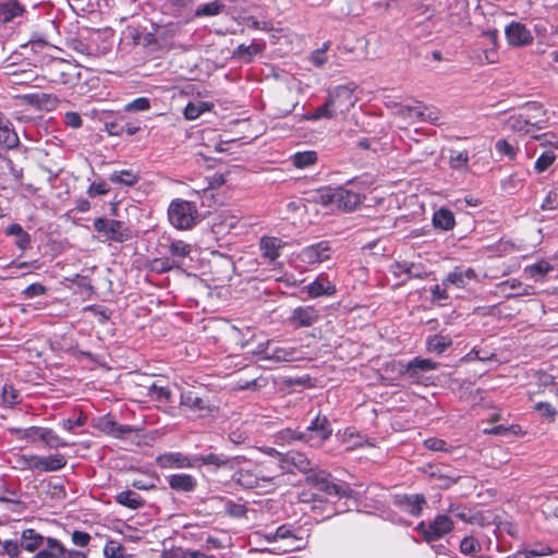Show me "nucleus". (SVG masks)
Listing matches in <instances>:
<instances>
[{
	"instance_id": "obj_1",
	"label": "nucleus",
	"mask_w": 558,
	"mask_h": 558,
	"mask_svg": "<svg viewBox=\"0 0 558 558\" xmlns=\"http://www.w3.org/2000/svg\"><path fill=\"white\" fill-rule=\"evenodd\" d=\"M311 486V509L316 514V519L327 520L342 512L337 504L341 498L351 497L353 490L349 484L338 483L330 473L318 471L310 473L306 477Z\"/></svg>"
},
{
	"instance_id": "obj_2",
	"label": "nucleus",
	"mask_w": 558,
	"mask_h": 558,
	"mask_svg": "<svg viewBox=\"0 0 558 558\" xmlns=\"http://www.w3.org/2000/svg\"><path fill=\"white\" fill-rule=\"evenodd\" d=\"M232 464L231 480L245 490L272 492L281 476L280 464L276 461L250 460L243 456H234Z\"/></svg>"
},
{
	"instance_id": "obj_3",
	"label": "nucleus",
	"mask_w": 558,
	"mask_h": 558,
	"mask_svg": "<svg viewBox=\"0 0 558 558\" xmlns=\"http://www.w3.org/2000/svg\"><path fill=\"white\" fill-rule=\"evenodd\" d=\"M368 182L362 177L348 180L338 186L320 189L319 196L325 205H335L347 213L356 210L365 199Z\"/></svg>"
},
{
	"instance_id": "obj_4",
	"label": "nucleus",
	"mask_w": 558,
	"mask_h": 558,
	"mask_svg": "<svg viewBox=\"0 0 558 558\" xmlns=\"http://www.w3.org/2000/svg\"><path fill=\"white\" fill-rule=\"evenodd\" d=\"M8 432L14 435L17 440H25L27 444L37 446L43 444L46 447L58 449L68 447L69 444L63 440L58 434L49 427L29 426L22 427H8Z\"/></svg>"
},
{
	"instance_id": "obj_5",
	"label": "nucleus",
	"mask_w": 558,
	"mask_h": 558,
	"mask_svg": "<svg viewBox=\"0 0 558 558\" xmlns=\"http://www.w3.org/2000/svg\"><path fill=\"white\" fill-rule=\"evenodd\" d=\"M167 214L170 225L177 230H191L201 221L196 204L183 198L172 199Z\"/></svg>"
},
{
	"instance_id": "obj_6",
	"label": "nucleus",
	"mask_w": 558,
	"mask_h": 558,
	"mask_svg": "<svg viewBox=\"0 0 558 558\" xmlns=\"http://www.w3.org/2000/svg\"><path fill=\"white\" fill-rule=\"evenodd\" d=\"M93 227L105 241L124 243L132 238L131 229L121 220L97 217Z\"/></svg>"
},
{
	"instance_id": "obj_7",
	"label": "nucleus",
	"mask_w": 558,
	"mask_h": 558,
	"mask_svg": "<svg viewBox=\"0 0 558 558\" xmlns=\"http://www.w3.org/2000/svg\"><path fill=\"white\" fill-rule=\"evenodd\" d=\"M303 444L311 448H319L332 435V427L327 416L317 415L308 426L302 429Z\"/></svg>"
},
{
	"instance_id": "obj_8",
	"label": "nucleus",
	"mask_w": 558,
	"mask_h": 558,
	"mask_svg": "<svg viewBox=\"0 0 558 558\" xmlns=\"http://www.w3.org/2000/svg\"><path fill=\"white\" fill-rule=\"evenodd\" d=\"M398 366L400 376L409 378L412 384L422 385L427 379L424 377V374L437 369L439 363L430 359L416 356L408 363L398 362Z\"/></svg>"
},
{
	"instance_id": "obj_9",
	"label": "nucleus",
	"mask_w": 558,
	"mask_h": 558,
	"mask_svg": "<svg viewBox=\"0 0 558 558\" xmlns=\"http://www.w3.org/2000/svg\"><path fill=\"white\" fill-rule=\"evenodd\" d=\"M398 366L400 376L409 378L412 384L422 385L427 379L424 377V374L437 369L439 363L430 359L416 356L408 363L398 362Z\"/></svg>"
},
{
	"instance_id": "obj_10",
	"label": "nucleus",
	"mask_w": 558,
	"mask_h": 558,
	"mask_svg": "<svg viewBox=\"0 0 558 558\" xmlns=\"http://www.w3.org/2000/svg\"><path fill=\"white\" fill-rule=\"evenodd\" d=\"M157 250L160 255H166L171 262L182 268L185 258L190 257L192 253V245L183 240L162 235L158 240Z\"/></svg>"
},
{
	"instance_id": "obj_11",
	"label": "nucleus",
	"mask_w": 558,
	"mask_h": 558,
	"mask_svg": "<svg viewBox=\"0 0 558 558\" xmlns=\"http://www.w3.org/2000/svg\"><path fill=\"white\" fill-rule=\"evenodd\" d=\"M333 250L331 242L322 240L303 247L295 256L304 268L319 265L331 257Z\"/></svg>"
},
{
	"instance_id": "obj_12",
	"label": "nucleus",
	"mask_w": 558,
	"mask_h": 558,
	"mask_svg": "<svg viewBox=\"0 0 558 558\" xmlns=\"http://www.w3.org/2000/svg\"><path fill=\"white\" fill-rule=\"evenodd\" d=\"M356 89V85L354 83L337 85L327 90V100L331 106V109H335V113H345L348 112L355 104L356 98L354 97V90Z\"/></svg>"
},
{
	"instance_id": "obj_13",
	"label": "nucleus",
	"mask_w": 558,
	"mask_h": 558,
	"mask_svg": "<svg viewBox=\"0 0 558 558\" xmlns=\"http://www.w3.org/2000/svg\"><path fill=\"white\" fill-rule=\"evenodd\" d=\"M211 449L213 447L209 446V451L193 454V469L207 468L210 472H217L221 469L230 470L233 468L234 456L216 452Z\"/></svg>"
},
{
	"instance_id": "obj_14",
	"label": "nucleus",
	"mask_w": 558,
	"mask_h": 558,
	"mask_svg": "<svg viewBox=\"0 0 558 558\" xmlns=\"http://www.w3.org/2000/svg\"><path fill=\"white\" fill-rule=\"evenodd\" d=\"M45 77L54 84H74L75 81V66L63 59H51L44 68Z\"/></svg>"
},
{
	"instance_id": "obj_15",
	"label": "nucleus",
	"mask_w": 558,
	"mask_h": 558,
	"mask_svg": "<svg viewBox=\"0 0 558 558\" xmlns=\"http://www.w3.org/2000/svg\"><path fill=\"white\" fill-rule=\"evenodd\" d=\"M453 530V521L448 514H438L429 523L421 521L416 531L422 533L427 543H432L450 533Z\"/></svg>"
},
{
	"instance_id": "obj_16",
	"label": "nucleus",
	"mask_w": 558,
	"mask_h": 558,
	"mask_svg": "<svg viewBox=\"0 0 558 558\" xmlns=\"http://www.w3.org/2000/svg\"><path fill=\"white\" fill-rule=\"evenodd\" d=\"M23 459L26 462L25 468L29 470H38L41 472H56L63 469L66 465V459L61 453H53L47 457L31 454L24 456Z\"/></svg>"
},
{
	"instance_id": "obj_17",
	"label": "nucleus",
	"mask_w": 558,
	"mask_h": 558,
	"mask_svg": "<svg viewBox=\"0 0 558 558\" xmlns=\"http://www.w3.org/2000/svg\"><path fill=\"white\" fill-rule=\"evenodd\" d=\"M180 405L183 408L198 412L201 416L211 415L216 408L210 403L208 397H199L192 390H184L180 396Z\"/></svg>"
},
{
	"instance_id": "obj_18",
	"label": "nucleus",
	"mask_w": 558,
	"mask_h": 558,
	"mask_svg": "<svg viewBox=\"0 0 558 558\" xmlns=\"http://www.w3.org/2000/svg\"><path fill=\"white\" fill-rule=\"evenodd\" d=\"M301 527L294 529L290 524L279 525L275 532H269L265 537L268 542L277 539H291V549H302L306 546L307 539L302 535Z\"/></svg>"
},
{
	"instance_id": "obj_19",
	"label": "nucleus",
	"mask_w": 558,
	"mask_h": 558,
	"mask_svg": "<svg viewBox=\"0 0 558 558\" xmlns=\"http://www.w3.org/2000/svg\"><path fill=\"white\" fill-rule=\"evenodd\" d=\"M392 504L399 510L412 517H420L423 507L426 505V498L423 494H396L392 498Z\"/></svg>"
},
{
	"instance_id": "obj_20",
	"label": "nucleus",
	"mask_w": 558,
	"mask_h": 558,
	"mask_svg": "<svg viewBox=\"0 0 558 558\" xmlns=\"http://www.w3.org/2000/svg\"><path fill=\"white\" fill-rule=\"evenodd\" d=\"M319 319V311L313 305L295 307L288 318V323L294 329L311 327Z\"/></svg>"
},
{
	"instance_id": "obj_21",
	"label": "nucleus",
	"mask_w": 558,
	"mask_h": 558,
	"mask_svg": "<svg viewBox=\"0 0 558 558\" xmlns=\"http://www.w3.org/2000/svg\"><path fill=\"white\" fill-rule=\"evenodd\" d=\"M155 462L160 469H193V454L170 451L158 454Z\"/></svg>"
},
{
	"instance_id": "obj_22",
	"label": "nucleus",
	"mask_w": 558,
	"mask_h": 558,
	"mask_svg": "<svg viewBox=\"0 0 558 558\" xmlns=\"http://www.w3.org/2000/svg\"><path fill=\"white\" fill-rule=\"evenodd\" d=\"M508 45L511 47H525L533 43L531 31L522 23L512 21L505 28Z\"/></svg>"
},
{
	"instance_id": "obj_23",
	"label": "nucleus",
	"mask_w": 558,
	"mask_h": 558,
	"mask_svg": "<svg viewBox=\"0 0 558 558\" xmlns=\"http://www.w3.org/2000/svg\"><path fill=\"white\" fill-rule=\"evenodd\" d=\"M153 29H155V36L157 38V45L160 53L168 52L175 47V37L180 31L177 24H153Z\"/></svg>"
},
{
	"instance_id": "obj_24",
	"label": "nucleus",
	"mask_w": 558,
	"mask_h": 558,
	"mask_svg": "<svg viewBox=\"0 0 558 558\" xmlns=\"http://www.w3.org/2000/svg\"><path fill=\"white\" fill-rule=\"evenodd\" d=\"M497 290L506 299H514L523 295L529 296L535 293L533 286L523 284L517 278H510L499 282Z\"/></svg>"
},
{
	"instance_id": "obj_25",
	"label": "nucleus",
	"mask_w": 558,
	"mask_h": 558,
	"mask_svg": "<svg viewBox=\"0 0 558 558\" xmlns=\"http://www.w3.org/2000/svg\"><path fill=\"white\" fill-rule=\"evenodd\" d=\"M302 292H306L311 299H316L336 294L337 288L325 274H320L314 281L304 286Z\"/></svg>"
},
{
	"instance_id": "obj_26",
	"label": "nucleus",
	"mask_w": 558,
	"mask_h": 558,
	"mask_svg": "<svg viewBox=\"0 0 558 558\" xmlns=\"http://www.w3.org/2000/svg\"><path fill=\"white\" fill-rule=\"evenodd\" d=\"M25 13L26 8L20 0H0V27L14 23Z\"/></svg>"
},
{
	"instance_id": "obj_27",
	"label": "nucleus",
	"mask_w": 558,
	"mask_h": 558,
	"mask_svg": "<svg viewBox=\"0 0 558 558\" xmlns=\"http://www.w3.org/2000/svg\"><path fill=\"white\" fill-rule=\"evenodd\" d=\"M96 119L104 125L102 131L110 136H122L123 113L102 110L96 113Z\"/></svg>"
},
{
	"instance_id": "obj_28",
	"label": "nucleus",
	"mask_w": 558,
	"mask_h": 558,
	"mask_svg": "<svg viewBox=\"0 0 558 558\" xmlns=\"http://www.w3.org/2000/svg\"><path fill=\"white\" fill-rule=\"evenodd\" d=\"M284 465L289 469L286 472H294V470L301 473H310L314 471V462L303 452L290 451L284 454Z\"/></svg>"
},
{
	"instance_id": "obj_29",
	"label": "nucleus",
	"mask_w": 558,
	"mask_h": 558,
	"mask_svg": "<svg viewBox=\"0 0 558 558\" xmlns=\"http://www.w3.org/2000/svg\"><path fill=\"white\" fill-rule=\"evenodd\" d=\"M169 487L177 493L190 494L197 488V480L187 473H174L166 476Z\"/></svg>"
},
{
	"instance_id": "obj_30",
	"label": "nucleus",
	"mask_w": 558,
	"mask_h": 558,
	"mask_svg": "<svg viewBox=\"0 0 558 558\" xmlns=\"http://www.w3.org/2000/svg\"><path fill=\"white\" fill-rule=\"evenodd\" d=\"M481 37L487 40L486 47H483V59L481 58V63L484 64H493L496 63L499 59L498 56V31L497 29H486L483 31Z\"/></svg>"
},
{
	"instance_id": "obj_31",
	"label": "nucleus",
	"mask_w": 558,
	"mask_h": 558,
	"mask_svg": "<svg viewBox=\"0 0 558 558\" xmlns=\"http://www.w3.org/2000/svg\"><path fill=\"white\" fill-rule=\"evenodd\" d=\"M452 345L449 335L435 333L425 339V350L430 354L441 355Z\"/></svg>"
},
{
	"instance_id": "obj_32",
	"label": "nucleus",
	"mask_w": 558,
	"mask_h": 558,
	"mask_svg": "<svg viewBox=\"0 0 558 558\" xmlns=\"http://www.w3.org/2000/svg\"><path fill=\"white\" fill-rule=\"evenodd\" d=\"M390 272L396 277L400 278L402 275L407 277L399 283L404 284L408 280L412 278H424L425 274L418 270V267L414 263H409L407 260L403 262H395L390 266Z\"/></svg>"
},
{
	"instance_id": "obj_33",
	"label": "nucleus",
	"mask_w": 558,
	"mask_h": 558,
	"mask_svg": "<svg viewBox=\"0 0 558 558\" xmlns=\"http://www.w3.org/2000/svg\"><path fill=\"white\" fill-rule=\"evenodd\" d=\"M433 227L440 231H450L456 226V217L451 209L440 207L433 213Z\"/></svg>"
},
{
	"instance_id": "obj_34",
	"label": "nucleus",
	"mask_w": 558,
	"mask_h": 558,
	"mask_svg": "<svg viewBox=\"0 0 558 558\" xmlns=\"http://www.w3.org/2000/svg\"><path fill=\"white\" fill-rule=\"evenodd\" d=\"M108 179L119 187H132L140 181V174L133 169H121L113 170Z\"/></svg>"
},
{
	"instance_id": "obj_35",
	"label": "nucleus",
	"mask_w": 558,
	"mask_h": 558,
	"mask_svg": "<svg viewBox=\"0 0 558 558\" xmlns=\"http://www.w3.org/2000/svg\"><path fill=\"white\" fill-rule=\"evenodd\" d=\"M296 351L293 348L280 347L277 341L270 340L269 355H267L270 363H282L295 361Z\"/></svg>"
},
{
	"instance_id": "obj_36",
	"label": "nucleus",
	"mask_w": 558,
	"mask_h": 558,
	"mask_svg": "<svg viewBox=\"0 0 558 558\" xmlns=\"http://www.w3.org/2000/svg\"><path fill=\"white\" fill-rule=\"evenodd\" d=\"M46 538L40 533H38L34 529H26L21 534V546L22 549H25L29 553L38 551L44 544L46 543Z\"/></svg>"
},
{
	"instance_id": "obj_37",
	"label": "nucleus",
	"mask_w": 558,
	"mask_h": 558,
	"mask_svg": "<svg viewBox=\"0 0 558 558\" xmlns=\"http://www.w3.org/2000/svg\"><path fill=\"white\" fill-rule=\"evenodd\" d=\"M282 247V241L275 236H263L259 241V250L262 256L269 262H275L280 256V248Z\"/></svg>"
},
{
	"instance_id": "obj_38",
	"label": "nucleus",
	"mask_w": 558,
	"mask_h": 558,
	"mask_svg": "<svg viewBox=\"0 0 558 558\" xmlns=\"http://www.w3.org/2000/svg\"><path fill=\"white\" fill-rule=\"evenodd\" d=\"M65 553L66 548L59 539L47 537L46 546L41 547L32 558H62Z\"/></svg>"
},
{
	"instance_id": "obj_39",
	"label": "nucleus",
	"mask_w": 558,
	"mask_h": 558,
	"mask_svg": "<svg viewBox=\"0 0 558 558\" xmlns=\"http://www.w3.org/2000/svg\"><path fill=\"white\" fill-rule=\"evenodd\" d=\"M114 501L131 510H138L145 506L144 498L131 489L120 492L114 496Z\"/></svg>"
},
{
	"instance_id": "obj_40",
	"label": "nucleus",
	"mask_w": 558,
	"mask_h": 558,
	"mask_svg": "<svg viewBox=\"0 0 558 558\" xmlns=\"http://www.w3.org/2000/svg\"><path fill=\"white\" fill-rule=\"evenodd\" d=\"M134 44L137 46H142L149 53H160L159 47L157 45V38L155 36V29L147 31L143 28L142 31H137L133 36Z\"/></svg>"
},
{
	"instance_id": "obj_41",
	"label": "nucleus",
	"mask_w": 558,
	"mask_h": 558,
	"mask_svg": "<svg viewBox=\"0 0 558 558\" xmlns=\"http://www.w3.org/2000/svg\"><path fill=\"white\" fill-rule=\"evenodd\" d=\"M508 123L510 128L517 132L530 133L532 129L541 130L539 121H532L530 116L524 113L513 114L509 118Z\"/></svg>"
},
{
	"instance_id": "obj_42",
	"label": "nucleus",
	"mask_w": 558,
	"mask_h": 558,
	"mask_svg": "<svg viewBox=\"0 0 558 558\" xmlns=\"http://www.w3.org/2000/svg\"><path fill=\"white\" fill-rule=\"evenodd\" d=\"M4 234L9 236H15L14 244L16 247L21 251H26L32 243V238L28 232H26L20 223H11L9 225L5 230Z\"/></svg>"
},
{
	"instance_id": "obj_43",
	"label": "nucleus",
	"mask_w": 558,
	"mask_h": 558,
	"mask_svg": "<svg viewBox=\"0 0 558 558\" xmlns=\"http://www.w3.org/2000/svg\"><path fill=\"white\" fill-rule=\"evenodd\" d=\"M274 442L278 446L293 445L295 442L303 444V434L300 428L286 427L274 435Z\"/></svg>"
},
{
	"instance_id": "obj_44",
	"label": "nucleus",
	"mask_w": 558,
	"mask_h": 558,
	"mask_svg": "<svg viewBox=\"0 0 558 558\" xmlns=\"http://www.w3.org/2000/svg\"><path fill=\"white\" fill-rule=\"evenodd\" d=\"M0 144L7 148H14L20 144L19 136L8 118L3 119L0 123Z\"/></svg>"
},
{
	"instance_id": "obj_45",
	"label": "nucleus",
	"mask_w": 558,
	"mask_h": 558,
	"mask_svg": "<svg viewBox=\"0 0 558 558\" xmlns=\"http://www.w3.org/2000/svg\"><path fill=\"white\" fill-rule=\"evenodd\" d=\"M146 396L159 403L169 404L172 402V391L168 386H160L157 383H153L147 387Z\"/></svg>"
},
{
	"instance_id": "obj_46",
	"label": "nucleus",
	"mask_w": 558,
	"mask_h": 558,
	"mask_svg": "<svg viewBox=\"0 0 558 558\" xmlns=\"http://www.w3.org/2000/svg\"><path fill=\"white\" fill-rule=\"evenodd\" d=\"M226 8L225 3L220 0H214L211 2L199 4L189 19L202 17V16H216L219 15Z\"/></svg>"
},
{
	"instance_id": "obj_47",
	"label": "nucleus",
	"mask_w": 558,
	"mask_h": 558,
	"mask_svg": "<svg viewBox=\"0 0 558 558\" xmlns=\"http://www.w3.org/2000/svg\"><path fill=\"white\" fill-rule=\"evenodd\" d=\"M0 169L10 173L15 185L21 186L23 184V168L16 167L10 157L0 155Z\"/></svg>"
},
{
	"instance_id": "obj_48",
	"label": "nucleus",
	"mask_w": 558,
	"mask_h": 558,
	"mask_svg": "<svg viewBox=\"0 0 558 558\" xmlns=\"http://www.w3.org/2000/svg\"><path fill=\"white\" fill-rule=\"evenodd\" d=\"M317 153L315 150L296 151L290 157L292 165L296 169H306L317 162Z\"/></svg>"
},
{
	"instance_id": "obj_49",
	"label": "nucleus",
	"mask_w": 558,
	"mask_h": 558,
	"mask_svg": "<svg viewBox=\"0 0 558 558\" xmlns=\"http://www.w3.org/2000/svg\"><path fill=\"white\" fill-rule=\"evenodd\" d=\"M194 0H167L165 4L169 13L174 17H190L191 5Z\"/></svg>"
},
{
	"instance_id": "obj_50",
	"label": "nucleus",
	"mask_w": 558,
	"mask_h": 558,
	"mask_svg": "<svg viewBox=\"0 0 558 558\" xmlns=\"http://www.w3.org/2000/svg\"><path fill=\"white\" fill-rule=\"evenodd\" d=\"M410 117H416L421 121L429 122L434 125L439 124L438 112L422 106L407 107Z\"/></svg>"
},
{
	"instance_id": "obj_51",
	"label": "nucleus",
	"mask_w": 558,
	"mask_h": 558,
	"mask_svg": "<svg viewBox=\"0 0 558 558\" xmlns=\"http://www.w3.org/2000/svg\"><path fill=\"white\" fill-rule=\"evenodd\" d=\"M213 107H214V105L208 101H197V102L189 101L184 108L183 113H184L185 119L195 120L203 112L210 111L213 109Z\"/></svg>"
},
{
	"instance_id": "obj_52",
	"label": "nucleus",
	"mask_w": 558,
	"mask_h": 558,
	"mask_svg": "<svg viewBox=\"0 0 558 558\" xmlns=\"http://www.w3.org/2000/svg\"><path fill=\"white\" fill-rule=\"evenodd\" d=\"M449 166L457 171H465L469 169L468 150H450Z\"/></svg>"
},
{
	"instance_id": "obj_53",
	"label": "nucleus",
	"mask_w": 558,
	"mask_h": 558,
	"mask_svg": "<svg viewBox=\"0 0 558 558\" xmlns=\"http://www.w3.org/2000/svg\"><path fill=\"white\" fill-rule=\"evenodd\" d=\"M1 401L5 407H14L21 402V396L17 389L11 383H4L1 388Z\"/></svg>"
},
{
	"instance_id": "obj_54",
	"label": "nucleus",
	"mask_w": 558,
	"mask_h": 558,
	"mask_svg": "<svg viewBox=\"0 0 558 558\" xmlns=\"http://www.w3.org/2000/svg\"><path fill=\"white\" fill-rule=\"evenodd\" d=\"M484 434L510 437V436H515V435L522 434V429H521V426L518 424H512L509 426L499 424V425H494L489 428H485Z\"/></svg>"
},
{
	"instance_id": "obj_55",
	"label": "nucleus",
	"mask_w": 558,
	"mask_h": 558,
	"mask_svg": "<svg viewBox=\"0 0 558 558\" xmlns=\"http://www.w3.org/2000/svg\"><path fill=\"white\" fill-rule=\"evenodd\" d=\"M524 181V175L515 172L501 181V189L509 194H514L523 186Z\"/></svg>"
},
{
	"instance_id": "obj_56",
	"label": "nucleus",
	"mask_w": 558,
	"mask_h": 558,
	"mask_svg": "<svg viewBox=\"0 0 558 558\" xmlns=\"http://www.w3.org/2000/svg\"><path fill=\"white\" fill-rule=\"evenodd\" d=\"M260 52V48L258 45L251 44L248 46L241 44L236 47V49L233 51V57H236L244 62L248 63L252 62L254 57Z\"/></svg>"
},
{
	"instance_id": "obj_57",
	"label": "nucleus",
	"mask_w": 558,
	"mask_h": 558,
	"mask_svg": "<svg viewBox=\"0 0 558 558\" xmlns=\"http://www.w3.org/2000/svg\"><path fill=\"white\" fill-rule=\"evenodd\" d=\"M83 311L85 313H90L95 317H97V320H98V323L100 325L107 324L110 320L111 315H112L111 310H109L108 307H106L104 305H100V304H89V305H86L83 308Z\"/></svg>"
},
{
	"instance_id": "obj_58",
	"label": "nucleus",
	"mask_w": 558,
	"mask_h": 558,
	"mask_svg": "<svg viewBox=\"0 0 558 558\" xmlns=\"http://www.w3.org/2000/svg\"><path fill=\"white\" fill-rule=\"evenodd\" d=\"M223 509L229 517L235 519L245 517L247 512V507L244 504L236 502L229 498L223 501Z\"/></svg>"
},
{
	"instance_id": "obj_59",
	"label": "nucleus",
	"mask_w": 558,
	"mask_h": 558,
	"mask_svg": "<svg viewBox=\"0 0 558 558\" xmlns=\"http://www.w3.org/2000/svg\"><path fill=\"white\" fill-rule=\"evenodd\" d=\"M432 478L441 481L440 488L448 489L453 484L458 483L460 476L453 473H444L441 469L437 468L429 473Z\"/></svg>"
},
{
	"instance_id": "obj_60",
	"label": "nucleus",
	"mask_w": 558,
	"mask_h": 558,
	"mask_svg": "<svg viewBox=\"0 0 558 558\" xmlns=\"http://www.w3.org/2000/svg\"><path fill=\"white\" fill-rule=\"evenodd\" d=\"M442 286H453L458 289H463L468 286L466 280H464L462 276L461 266L454 267V269L442 279Z\"/></svg>"
},
{
	"instance_id": "obj_61",
	"label": "nucleus",
	"mask_w": 558,
	"mask_h": 558,
	"mask_svg": "<svg viewBox=\"0 0 558 558\" xmlns=\"http://www.w3.org/2000/svg\"><path fill=\"white\" fill-rule=\"evenodd\" d=\"M337 114L335 113V109H331L329 101L326 99L322 106H318L314 112L306 116V120L310 121H318L320 119H332Z\"/></svg>"
},
{
	"instance_id": "obj_62",
	"label": "nucleus",
	"mask_w": 558,
	"mask_h": 558,
	"mask_svg": "<svg viewBox=\"0 0 558 558\" xmlns=\"http://www.w3.org/2000/svg\"><path fill=\"white\" fill-rule=\"evenodd\" d=\"M481 550L478 541L473 536H465L460 542V551L464 555L476 556Z\"/></svg>"
},
{
	"instance_id": "obj_63",
	"label": "nucleus",
	"mask_w": 558,
	"mask_h": 558,
	"mask_svg": "<svg viewBox=\"0 0 558 558\" xmlns=\"http://www.w3.org/2000/svg\"><path fill=\"white\" fill-rule=\"evenodd\" d=\"M555 160V153L551 150H545L536 159L534 169L537 173H543L554 163Z\"/></svg>"
},
{
	"instance_id": "obj_64",
	"label": "nucleus",
	"mask_w": 558,
	"mask_h": 558,
	"mask_svg": "<svg viewBox=\"0 0 558 558\" xmlns=\"http://www.w3.org/2000/svg\"><path fill=\"white\" fill-rule=\"evenodd\" d=\"M554 267L545 259L538 260L533 265L526 267V270L535 279H539L551 271Z\"/></svg>"
}]
</instances>
